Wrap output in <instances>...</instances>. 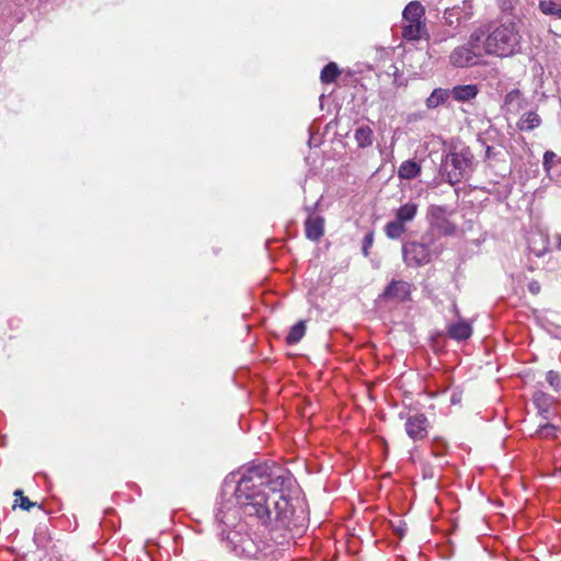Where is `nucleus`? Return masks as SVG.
Masks as SVG:
<instances>
[{
	"label": "nucleus",
	"instance_id": "24",
	"mask_svg": "<svg viewBox=\"0 0 561 561\" xmlns=\"http://www.w3.org/2000/svg\"><path fill=\"white\" fill-rule=\"evenodd\" d=\"M339 73L340 71L336 64L330 62L322 69L320 78L323 83H332Z\"/></svg>",
	"mask_w": 561,
	"mask_h": 561
},
{
	"label": "nucleus",
	"instance_id": "18",
	"mask_svg": "<svg viewBox=\"0 0 561 561\" xmlns=\"http://www.w3.org/2000/svg\"><path fill=\"white\" fill-rule=\"evenodd\" d=\"M416 213L417 204L407 203L397 209L396 219L405 225L407 222H411L415 218Z\"/></svg>",
	"mask_w": 561,
	"mask_h": 561
},
{
	"label": "nucleus",
	"instance_id": "30",
	"mask_svg": "<svg viewBox=\"0 0 561 561\" xmlns=\"http://www.w3.org/2000/svg\"><path fill=\"white\" fill-rule=\"evenodd\" d=\"M443 19L445 20V23L448 25H454L455 21L459 22V16L456 13L455 9H447L444 13Z\"/></svg>",
	"mask_w": 561,
	"mask_h": 561
},
{
	"label": "nucleus",
	"instance_id": "19",
	"mask_svg": "<svg viewBox=\"0 0 561 561\" xmlns=\"http://www.w3.org/2000/svg\"><path fill=\"white\" fill-rule=\"evenodd\" d=\"M539 10L546 15H552L561 20V0H541Z\"/></svg>",
	"mask_w": 561,
	"mask_h": 561
},
{
	"label": "nucleus",
	"instance_id": "36",
	"mask_svg": "<svg viewBox=\"0 0 561 561\" xmlns=\"http://www.w3.org/2000/svg\"><path fill=\"white\" fill-rule=\"evenodd\" d=\"M557 248L561 250V234H558L557 237Z\"/></svg>",
	"mask_w": 561,
	"mask_h": 561
},
{
	"label": "nucleus",
	"instance_id": "20",
	"mask_svg": "<svg viewBox=\"0 0 561 561\" xmlns=\"http://www.w3.org/2000/svg\"><path fill=\"white\" fill-rule=\"evenodd\" d=\"M305 333L306 321L300 320L290 328L286 336V342L290 345L297 344L304 337Z\"/></svg>",
	"mask_w": 561,
	"mask_h": 561
},
{
	"label": "nucleus",
	"instance_id": "4",
	"mask_svg": "<svg viewBox=\"0 0 561 561\" xmlns=\"http://www.w3.org/2000/svg\"><path fill=\"white\" fill-rule=\"evenodd\" d=\"M473 154L468 147L454 149L442 161L440 172L446 181L455 185L472 172Z\"/></svg>",
	"mask_w": 561,
	"mask_h": 561
},
{
	"label": "nucleus",
	"instance_id": "27",
	"mask_svg": "<svg viewBox=\"0 0 561 561\" xmlns=\"http://www.w3.org/2000/svg\"><path fill=\"white\" fill-rule=\"evenodd\" d=\"M549 386L557 392L561 390V375L554 370H549L546 377Z\"/></svg>",
	"mask_w": 561,
	"mask_h": 561
},
{
	"label": "nucleus",
	"instance_id": "6",
	"mask_svg": "<svg viewBox=\"0 0 561 561\" xmlns=\"http://www.w3.org/2000/svg\"><path fill=\"white\" fill-rule=\"evenodd\" d=\"M482 31H474L467 43L453 49L449 55V64L456 68H468L480 62L483 56Z\"/></svg>",
	"mask_w": 561,
	"mask_h": 561
},
{
	"label": "nucleus",
	"instance_id": "37",
	"mask_svg": "<svg viewBox=\"0 0 561 561\" xmlns=\"http://www.w3.org/2000/svg\"><path fill=\"white\" fill-rule=\"evenodd\" d=\"M451 402H453V403H456V402H457V398L453 397V398H451Z\"/></svg>",
	"mask_w": 561,
	"mask_h": 561
},
{
	"label": "nucleus",
	"instance_id": "1",
	"mask_svg": "<svg viewBox=\"0 0 561 561\" xmlns=\"http://www.w3.org/2000/svg\"><path fill=\"white\" fill-rule=\"evenodd\" d=\"M289 483L288 472L276 465L259 463L231 472L224 480L216 519L229 526L238 517V505L265 527L287 528L293 512L282 491Z\"/></svg>",
	"mask_w": 561,
	"mask_h": 561
},
{
	"label": "nucleus",
	"instance_id": "26",
	"mask_svg": "<svg viewBox=\"0 0 561 561\" xmlns=\"http://www.w3.org/2000/svg\"><path fill=\"white\" fill-rule=\"evenodd\" d=\"M558 431L559 428L556 425L551 423H546L543 425H539L535 435L540 438H554L557 437Z\"/></svg>",
	"mask_w": 561,
	"mask_h": 561
},
{
	"label": "nucleus",
	"instance_id": "28",
	"mask_svg": "<svg viewBox=\"0 0 561 561\" xmlns=\"http://www.w3.org/2000/svg\"><path fill=\"white\" fill-rule=\"evenodd\" d=\"M454 36L455 34L447 30L443 32H437L433 35V44H442L443 42H446L448 38H451Z\"/></svg>",
	"mask_w": 561,
	"mask_h": 561
},
{
	"label": "nucleus",
	"instance_id": "3",
	"mask_svg": "<svg viewBox=\"0 0 561 561\" xmlns=\"http://www.w3.org/2000/svg\"><path fill=\"white\" fill-rule=\"evenodd\" d=\"M224 540L231 552L248 559L256 558L268 546L265 540L250 534L243 524H238L236 528L228 530Z\"/></svg>",
	"mask_w": 561,
	"mask_h": 561
},
{
	"label": "nucleus",
	"instance_id": "15",
	"mask_svg": "<svg viewBox=\"0 0 561 561\" xmlns=\"http://www.w3.org/2000/svg\"><path fill=\"white\" fill-rule=\"evenodd\" d=\"M354 138L359 148H367L373 145L374 131L369 126L362 125L355 129Z\"/></svg>",
	"mask_w": 561,
	"mask_h": 561
},
{
	"label": "nucleus",
	"instance_id": "29",
	"mask_svg": "<svg viewBox=\"0 0 561 561\" xmlns=\"http://www.w3.org/2000/svg\"><path fill=\"white\" fill-rule=\"evenodd\" d=\"M373 243H374V232L368 231L364 237L363 247H362V251L365 256L368 255V251L371 248Z\"/></svg>",
	"mask_w": 561,
	"mask_h": 561
},
{
	"label": "nucleus",
	"instance_id": "23",
	"mask_svg": "<svg viewBox=\"0 0 561 561\" xmlns=\"http://www.w3.org/2000/svg\"><path fill=\"white\" fill-rule=\"evenodd\" d=\"M561 163V158H559L553 151L547 150L543 153L542 158V167L546 174L550 178L551 170L554 164Z\"/></svg>",
	"mask_w": 561,
	"mask_h": 561
},
{
	"label": "nucleus",
	"instance_id": "33",
	"mask_svg": "<svg viewBox=\"0 0 561 561\" xmlns=\"http://www.w3.org/2000/svg\"><path fill=\"white\" fill-rule=\"evenodd\" d=\"M36 506L35 502H32L26 496H22L20 500V507L24 511H30L32 507Z\"/></svg>",
	"mask_w": 561,
	"mask_h": 561
},
{
	"label": "nucleus",
	"instance_id": "11",
	"mask_svg": "<svg viewBox=\"0 0 561 561\" xmlns=\"http://www.w3.org/2000/svg\"><path fill=\"white\" fill-rule=\"evenodd\" d=\"M534 404L538 409L539 414L548 420L551 414V407L553 404V398L542 391H536L533 397Z\"/></svg>",
	"mask_w": 561,
	"mask_h": 561
},
{
	"label": "nucleus",
	"instance_id": "13",
	"mask_svg": "<svg viewBox=\"0 0 561 561\" xmlns=\"http://www.w3.org/2000/svg\"><path fill=\"white\" fill-rule=\"evenodd\" d=\"M449 92L456 101L467 102L477 96L479 89L477 84H463L454 87Z\"/></svg>",
	"mask_w": 561,
	"mask_h": 561
},
{
	"label": "nucleus",
	"instance_id": "17",
	"mask_svg": "<svg viewBox=\"0 0 561 561\" xmlns=\"http://www.w3.org/2000/svg\"><path fill=\"white\" fill-rule=\"evenodd\" d=\"M450 96L448 89L437 88L434 89L431 95L426 99L425 104L430 110L436 108L444 104Z\"/></svg>",
	"mask_w": 561,
	"mask_h": 561
},
{
	"label": "nucleus",
	"instance_id": "2",
	"mask_svg": "<svg viewBox=\"0 0 561 561\" xmlns=\"http://www.w3.org/2000/svg\"><path fill=\"white\" fill-rule=\"evenodd\" d=\"M522 36L515 23H504L482 37L484 54L501 58L513 56L520 51Z\"/></svg>",
	"mask_w": 561,
	"mask_h": 561
},
{
	"label": "nucleus",
	"instance_id": "5",
	"mask_svg": "<svg viewBox=\"0 0 561 561\" xmlns=\"http://www.w3.org/2000/svg\"><path fill=\"white\" fill-rule=\"evenodd\" d=\"M440 252L442 248L435 244V238L431 232L424 233L420 241H411L402 245L403 261L412 267L430 263L432 256Z\"/></svg>",
	"mask_w": 561,
	"mask_h": 561
},
{
	"label": "nucleus",
	"instance_id": "7",
	"mask_svg": "<svg viewBox=\"0 0 561 561\" xmlns=\"http://www.w3.org/2000/svg\"><path fill=\"white\" fill-rule=\"evenodd\" d=\"M424 7L419 1H411L403 10L402 36L408 41H419L426 34V25L423 21Z\"/></svg>",
	"mask_w": 561,
	"mask_h": 561
},
{
	"label": "nucleus",
	"instance_id": "31",
	"mask_svg": "<svg viewBox=\"0 0 561 561\" xmlns=\"http://www.w3.org/2000/svg\"><path fill=\"white\" fill-rule=\"evenodd\" d=\"M444 234H453L456 231V226L451 224L448 218L436 226Z\"/></svg>",
	"mask_w": 561,
	"mask_h": 561
},
{
	"label": "nucleus",
	"instance_id": "25",
	"mask_svg": "<svg viewBox=\"0 0 561 561\" xmlns=\"http://www.w3.org/2000/svg\"><path fill=\"white\" fill-rule=\"evenodd\" d=\"M522 93L519 90L515 89L510 91L504 99V105L508 107V110L517 111L519 108Z\"/></svg>",
	"mask_w": 561,
	"mask_h": 561
},
{
	"label": "nucleus",
	"instance_id": "14",
	"mask_svg": "<svg viewBox=\"0 0 561 561\" xmlns=\"http://www.w3.org/2000/svg\"><path fill=\"white\" fill-rule=\"evenodd\" d=\"M516 125L522 131H530L541 125V118L536 112L529 111L520 116Z\"/></svg>",
	"mask_w": 561,
	"mask_h": 561
},
{
	"label": "nucleus",
	"instance_id": "21",
	"mask_svg": "<svg viewBox=\"0 0 561 561\" xmlns=\"http://www.w3.org/2000/svg\"><path fill=\"white\" fill-rule=\"evenodd\" d=\"M407 231L405 225L398 219L389 221L385 226V233L389 239H400Z\"/></svg>",
	"mask_w": 561,
	"mask_h": 561
},
{
	"label": "nucleus",
	"instance_id": "8",
	"mask_svg": "<svg viewBox=\"0 0 561 561\" xmlns=\"http://www.w3.org/2000/svg\"><path fill=\"white\" fill-rule=\"evenodd\" d=\"M428 420L422 413H416L407 419L405 432L413 440L423 439L427 435Z\"/></svg>",
	"mask_w": 561,
	"mask_h": 561
},
{
	"label": "nucleus",
	"instance_id": "12",
	"mask_svg": "<svg viewBox=\"0 0 561 561\" xmlns=\"http://www.w3.org/2000/svg\"><path fill=\"white\" fill-rule=\"evenodd\" d=\"M447 334L457 341L467 340L472 334V328L467 321L460 320L447 327Z\"/></svg>",
	"mask_w": 561,
	"mask_h": 561
},
{
	"label": "nucleus",
	"instance_id": "35",
	"mask_svg": "<svg viewBox=\"0 0 561 561\" xmlns=\"http://www.w3.org/2000/svg\"><path fill=\"white\" fill-rule=\"evenodd\" d=\"M14 496H16V497H19V500H21V499H22V496H24V495H23V491H22V490H15V491H14Z\"/></svg>",
	"mask_w": 561,
	"mask_h": 561
},
{
	"label": "nucleus",
	"instance_id": "22",
	"mask_svg": "<svg viewBox=\"0 0 561 561\" xmlns=\"http://www.w3.org/2000/svg\"><path fill=\"white\" fill-rule=\"evenodd\" d=\"M427 215L430 217L431 225L437 226L438 224L446 221L448 210L445 206L432 205L428 208Z\"/></svg>",
	"mask_w": 561,
	"mask_h": 561
},
{
	"label": "nucleus",
	"instance_id": "32",
	"mask_svg": "<svg viewBox=\"0 0 561 561\" xmlns=\"http://www.w3.org/2000/svg\"><path fill=\"white\" fill-rule=\"evenodd\" d=\"M499 156H500V151L496 150L494 147H492V146H486L485 147V159L486 160H494Z\"/></svg>",
	"mask_w": 561,
	"mask_h": 561
},
{
	"label": "nucleus",
	"instance_id": "34",
	"mask_svg": "<svg viewBox=\"0 0 561 561\" xmlns=\"http://www.w3.org/2000/svg\"><path fill=\"white\" fill-rule=\"evenodd\" d=\"M528 289L531 294L537 295L540 290V285L538 282L534 280V282L529 283Z\"/></svg>",
	"mask_w": 561,
	"mask_h": 561
},
{
	"label": "nucleus",
	"instance_id": "16",
	"mask_svg": "<svg viewBox=\"0 0 561 561\" xmlns=\"http://www.w3.org/2000/svg\"><path fill=\"white\" fill-rule=\"evenodd\" d=\"M421 173V165L414 160H407L401 163L398 176L403 180H413Z\"/></svg>",
	"mask_w": 561,
	"mask_h": 561
},
{
	"label": "nucleus",
	"instance_id": "10",
	"mask_svg": "<svg viewBox=\"0 0 561 561\" xmlns=\"http://www.w3.org/2000/svg\"><path fill=\"white\" fill-rule=\"evenodd\" d=\"M305 233L309 240L318 241L324 234V219L314 214H309L305 221Z\"/></svg>",
	"mask_w": 561,
	"mask_h": 561
},
{
	"label": "nucleus",
	"instance_id": "9",
	"mask_svg": "<svg viewBox=\"0 0 561 561\" xmlns=\"http://www.w3.org/2000/svg\"><path fill=\"white\" fill-rule=\"evenodd\" d=\"M411 286L404 280H391L382 293L385 299L405 301L410 299Z\"/></svg>",
	"mask_w": 561,
	"mask_h": 561
}]
</instances>
